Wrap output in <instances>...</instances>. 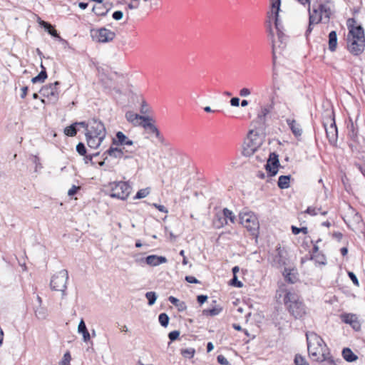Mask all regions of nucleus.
Returning a JSON list of instances; mask_svg holds the SVG:
<instances>
[{"mask_svg": "<svg viewBox=\"0 0 365 365\" xmlns=\"http://www.w3.org/2000/svg\"><path fill=\"white\" fill-rule=\"evenodd\" d=\"M149 193V188L140 189L137 192L135 196V199H141L145 197Z\"/></svg>", "mask_w": 365, "mask_h": 365, "instance_id": "obj_49", "label": "nucleus"}, {"mask_svg": "<svg viewBox=\"0 0 365 365\" xmlns=\"http://www.w3.org/2000/svg\"><path fill=\"white\" fill-rule=\"evenodd\" d=\"M342 356L348 362L355 361L358 356L349 348H344L342 350Z\"/></svg>", "mask_w": 365, "mask_h": 365, "instance_id": "obj_29", "label": "nucleus"}, {"mask_svg": "<svg viewBox=\"0 0 365 365\" xmlns=\"http://www.w3.org/2000/svg\"><path fill=\"white\" fill-rule=\"evenodd\" d=\"M140 262H145L150 266H158L163 263H166L168 259L165 257L158 256L155 255H149L146 257L142 258L139 260Z\"/></svg>", "mask_w": 365, "mask_h": 365, "instance_id": "obj_15", "label": "nucleus"}, {"mask_svg": "<svg viewBox=\"0 0 365 365\" xmlns=\"http://www.w3.org/2000/svg\"><path fill=\"white\" fill-rule=\"evenodd\" d=\"M272 19H274V26L277 32L282 31L283 30V26L279 20V15L278 16H272Z\"/></svg>", "mask_w": 365, "mask_h": 365, "instance_id": "obj_48", "label": "nucleus"}, {"mask_svg": "<svg viewBox=\"0 0 365 365\" xmlns=\"http://www.w3.org/2000/svg\"><path fill=\"white\" fill-rule=\"evenodd\" d=\"M59 85L60 82L56 81L53 83L43 86L40 89L39 93L42 96L46 97L50 101L54 103L58 99L59 91L58 86Z\"/></svg>", "mask_w": 365, "mask_h": 365, "instance_id": "obj_8", "label": "nucleus"}, {"mask_svg": "<svg viewBox=\"0 0 365 365\" xmlns=\"http://www.w3.org/2000/svg\"><path fill=\"white\" fill-rule=\"evenodd\" d=\"M179 336H180V331L178 330L170 331L168 334V338L170 340V341H173L176 340L179 337Z\"/></svg>", "mask_w": 365, "mask_h": 365, "instance_id": "obj_57", "label": "nucleus"}, {"mask_svg": "<svg viewBox=\"0 0 365 365\" xmlns=\"http://www.w3.org/2000/svg\"><path fill=\"white\" fill-rule=\"evenodd\" d=\"M86 133L100 138H105L106 130L104 124L101 120L97 118H92L89 120V128L87 129Z\"/></svg>", "mask_w": 365, "mask_h": 365, "instance_id": "obj_7", "label": "nucleus"}, {"mask_svg": "<svg viewBox=\"0 0 365 365\" xmlns=\"http://www.w3.org/2000/svg\"><path fill=\"white\" fill-rule=\"evenodd\" d=\"M112 8V4L109 2L95 5L92 11L97 16H105Z\"/></svg>", "mask_w": 365, "mask_h": 365, "instance_id": "obj_18", "label": "nucleus"}, {"mask_svg": "<svg viewBox=\"0 0 365 365\" xmlns=\"http://www.w3.org/2000/svg\"><path fill=\"white\" fill-rule=\"evenodd\" d=\"M103 155H109L114 158H122L123 152L121 148H118V146H110L106 151L103 153Z\"/></svg>", "mask_w": 365, "mask_h": 365, "instance_id": "obj_25", "label": "nucleus"}, {"mask_svg": "<svg viewBox=\"0 0 365 365\" xmlns=\"http://www.w3.org/2000/svg\"><path fill=\"white\" fill-rule=\"evenodd\" d=\"M77 123H72L69 126H67L64 129V133L67 136L73 137L75 136L77 133Z\"/></svg>", "mask_w": 365, "mask_h": 365, "instance_id": "obj_40", "label": "nucleus"}, {"mask_svg": "<svg viewBox=\"0 0 365 365\" xmlns=\"http://www.w3.org/2000/svg\"><path fill=\"white\" fill-rule=\"evenodd\" d=\"M41 72L31 79L33 83H43L47 78V72L42 63H41Z\"/></svg>", "mask_w": 365, "mask_h": 365, "instance_id": "obj_31", "label": "nucleus"}, {"mask_svg": "<svg viewBox=\"0 0 365 365\" xmlns=\"http://www.w3.org/2000/svg\"><path fill=\"white\" fill-rule=\"evenodd\" d=\"M68 279V271L62 269L52 277L50 282L51 288L53 290L61 292L63 295H64Z\"/></svg>", "mask_w": 365, "mask_h": 365, "instance_id": "obj_5", "label": "nucleus"}, {"mask_svg": "<svg viewBox=\"0 0 365 365\" xmlns=\"http://www.w3.org/2000/svg\"><path fill=\"white\" fill-rule=\"evenodd\" d=\"M247 146V148H245V152H246L247 155L254 153L257 150V145L254 144L252 140H249Z\"/></svg>", "mask_w": 365, "mask_h": 365, "instance_id": "obj_46", "label": "nucleus"}, {"mask_svg": "<svg viewBox=\"0 0 365 365\" xmlns=\"http://www.w3.org/2000/svg\"><path fill=\"white\" fill-rule=\"evenodd\" d=\"M169 302L175 305L176 307H178V310L180 312H182L186 309V304L184 302H180L178 299L173 296H170L168 297Z\"/></svg>", "mask_w": 365, "mask_h": 365, "instance_id": "obj_36", "label": "nucleus"}, {"mask_svg": "<svg viewBox=\"0 0 365 365\" xmlns=\"http://www.w3.org/2000/svg\"><path fill=\"white\" fill-rule=\"evenodd\" d=\"M45 31H46L53 37L57 38L59 41H64V40L58 35L57 31L53 27V26L46 21L41 23Z\"/></svg>", "mask_w": 365, "mask_h": 365, "instance_id": "obj_27", "label": "nucleus"}, {"mask_svg": "<svg viewBox=\"0 0 365 365\" xmlns=\"http://www.w3.org/2000/svg\"><path fill=\"white\" fill-rule=\"evenodd\" d=\"M78 331L82 334L83 339L85 342H87L88 340H90L91 336L83 319L80 321L78 324Z\"/></svg>", "mask_w": 365, "mask_h": 365, "instance_id": "obj_28", "label": "nucleus"}, {"mask_svg": "<svg viewBox=\"0 0 365 365\" xmlns=\"http://www.w3.org/2000/svg\"><path fill=\"white\" fill-rule=\"evenodd\" d=\"M284 302L287 307L290 314L296 319H302L307 314V307L302 301L299 300L295 293L287 292L284 297Z\"/></svg>", "mask_w": 365, "mask_h": 365, "instance_id": "obj_2", "label": "nucleus"}, {"mask_svg": "<svg viewBox=\"0 0 365 365\" xmlns=\"http://www.w3.org/2000/svg\"><path fill=\"white\" fill-rule=\"evenodd\" d=\"M125 118L129 123H131L133 125H140V123H139L138 121L139 120H141L142 122L152 120V118L149 116L140 115L133 113V111L126 112Z\"/></svg>", "mask_w": 365, "mask_h": 365, "instance_id": "obj_17", "label": "nucleus"}, {"mask_svg": "<svg viewBox=\"0 0 365 365\" xmlns=\"http://www.w3.org/2000/svg\"><path fill=\"white\" fill-rule=\"evenodd\" d=\"M122 152H123V158L124 159H128L132 158V154L135 152V150H128L125 148H121Z\"/></svg>", "mask_w": 365, "mask_h": 365, "instance_id": "obj_55", "label": "nucleus"}, {"mask_svg": "<svg viewBox=\"0 0 365 365\" xmlns=\"http://www.w3.org/2000/svg\"><path fill=\"white\" fill-rule=\"evenodd\" d=\"M304 212L312 216H315L319 213H320L322 215H326L327 214V211H322L321 207H315L312 206L308 207L307 209L304 211Z\"/></svg>", "mask_w": 365, "mask_h": 365, "instance_id": "obj_38", "label": "nucleus"}, {"mask_svg": "<svg viewBox=\"0 0 365 365\" xmlns=\"http://www.w3.org/2000/svg\"><path fill=\"white\" fill-rule=\"evenodd\" d=\"M347 49L354 56L361 54L365 48V40H356V38H346Z\"/></svg>", "mask_w": 365, "mask_h": 365, "instance_id": "obj_9", "label": "nucleus"}, {"mask_svg": "<svg viewBox=\"0 0 365 365\" xmlns=\"http://www.w3.org/2000/svg\"><path fill=\"white\" fill-rule=\"evenodd\" d=\"M170 318L166 313H161L158 316V321L163 327H167L169 324Z\"/></svg>", "mask_w": 365, "mask_h": 365, "instance_id": "obj_43", "label": "nucleus"}, {"mask_svg": "<svg viewBox=\"0 0 365 365\" xmlns=\"http://www.w3.org/2000/svg\"><path fill=\"white\" fill-rule=\"evenodd\" d=\"M76 151L80 155H85L87 152V149L83 143H78L76 145Z\"/></svg>", "mask_w": 365, "mask_h": 365, "instance_id": "obj_52", "label": "nucleus"}, {"mask_svg": "<svg viewBox=\"0 0 365 365\" xmlns=\"http://www.w3.org/2000/svg\"><path fill=\"white\" fill-rule=\"evenodd\" d=\"M222 309L221 307H220L219 306H217L212 309H204L202 311V314L204 316H207H207H211V317L217 316L222 312Z\"/></svg>", "mask_w": 365, "mask_h": 365, "instance_id": "obj_39", "label": "nucleus"}, {"mask_svg": "<svg viewBox=\"0 0 365 365\" xmlns=\"http://www.w3.org/2000/svg\"><path fill=\"white\" fill-rule=\"evenodd\" d=\"M287 125H289L292 133L296 137H300L302 134V129L299 123H298L294 119L287 118L286 120Z\"/></svg>", "mask_w": 365, "mask_h": 365, "instance_id": "obj_21", "label": "nucleus"}, {"mask_svg": "<svg viewBox=\"0 0 365 365\" xmlns=\"http://www.w3.org/2000/svg\"><path fill=\"white\" fill-rule=\"evenodd\" d=\"M230 285L238 288H241L243 287L242 282L238 280L237 276H233L232 279L230 280Z\"/></svg>", "mask_w": 365, "mask_h": 365, "instance_id": "obj_53", "label": "nucleus"}, {"mask_svg": "<svg viewBox=\"0 0 365 365\" xmlns=\"http://www.w3.org/2000/svg\"><path fill=\"white\" fill-rule=\"evenodd\" d=\"M277 89H279V88H274L273 95L271 97V103L261 108L260 111L257 114V118L260 123H265L267 115L270 113L273 108L274 99L277 96Z\"/></svg>", "mask_w": 365, "mask_h": 365, "instance_id": "obj_12", "label": "nucleus"}, {"mask_svg": "<svg viewBox=\"0 0 365 365\" xmlns=\"http://www.w3.org/2000/svg\"><path fill=\"white\" fill-rule=\"evenodd\" d=\"M150 121L151 120L141 122L140 125L143 126L145 129L148 130L149 133L155 134L159 140L163 142L164 140L163 137L161 136L158 128L154 124L150 123Z\"/></svg>", "mask_w": 365, "mask_h": 365, "instance_id": "obj_20", "label": "nucleus"}, {"mask_svg": "<svg viewBox=\"0 0 365 365\" xmlns=\"http://www.w3.org/2000/svg\"><path fill=\"white\" fill-rule=\"evenodd\" d=\"M71 360V356L70 354V352L66 351L64 354L62 360L59 362V365H70Z\"/></svg>", "mask_w": 365, "mask_h": 365, "instance_id": "obj_50", "label": "nucleus"}, {"mask_svg": "<svg viewBox=\"0 0 365 365\" xmlns=\"http://www.w3.org/2000/svg\"><path fill=\"white\" fill-rule=\"evenodd\" d=\"M180 353L183 357L191 359L193 357L195 350L193 348L182 349Z\"/></svg>", "mask_w": 365, "mask_h": 365, "instance_id": "obj_45", "label": "nucleus"}, {"mask_svg": "<svg viewBox=\"0 0 365 365\" xmlns=\"http://www.w3.org/2000/svg\"><path fill=\"white\" fill-rule=\"evenodd\" d=\"M307 259H313L317 263L319 264H326V257L324 255L317 253V255H311Z\"/></svg>", "mask_w": 365, "mask_h": 365, "instance_id": "obj_41", "label": "nucleus"}, {"mask_svg": "<svg viewBox=\"0 0 365 365\" xmlns=\"http://www.w3.org/2000/svg\"><path fill=\"white\" fill-rule=\"evenodd\" d=\"M86 138L87 140V144L91 148L96 149L98 148L101 144L102 143L103 140L105 138H100L98 137H95L93 135H88L86 133Z\"/></svg>", "mask_w": 365, "mask_h": 365, "instance_id": "obj_24", "label": "nucleus"}, {"mask_svg": "<svg viewBox=\"0 0 365 365\" xmlns=\"http://www.w3.org/2000/svg\"><path fill=\"white\" fill-rule=\"evenodd\" d=\"M92 38L100 43H108L112 41L115 37V32L107 29L105 27L100 29H93L91 30Z\"/></svg>", "mask_w": 365, "mask_h": 365, "instance_id": "obj_6", "label": "nucleus"}, {"mask_svg": "<svg viewBox=\"0 0 365 365\" xmlns=\"http://www.w3.org/2000/svg\"><path fill=\"white\" fill-rule=\"evenodd\" d=\"M337 46V34L336 31H331L329 34V49L335 51Z\"/></svg>", "mask_w": 365, "mask_h": 365, "instance_id": "obj_30", "label": "nucleus"}, {"mask_svg": "<svg viewBox=\"0 0 365 365\" xmlns=\"http://www.w3.org/2000/svg\"><path fill=\"white\" fill-rule=\"evenodd\" d=\"M329 353L326 354L324 360H322L320 361L322 362V365H336L333 358L331 356H329Z\"/></svg>", "mask_w": 365, "mask_h": 365, "instance_id": "obj_51", "label": "nucleus"}, {"mask_svg": "<svg viewBox=\"0 0 365 365\" xmlns=\"http://www.w3.org/2000/svg\"><path fill=\"white\" fill-rule=\"evenodd\" d=\"M347 37L356 38V40H365L364 29L361 25H357L354 28L350 29Z\"/></svg>", "mask_w": 365, "mask_h": 365, "instance_id": "obj_19", "label": "nucleus"}, {"mask_svg": "<svg viewBox=\"0 0 365 365\" xmlns=\"http://www.w3.org/2000/svg\"><path fill=\"white\" fill-rule=\"evenodd\" d=\"M294 363L296 365H309L305 359L300 355L295 356Z\"/></svg>", "mask_w": 365, "mask_h": 365, "instance_id": "obj_54", "label": "nucleus"}, {"mask_svg": "<svg viewBox=\"0 0 365 365\" xmlns=\"http://www.w3.org/2000/svg\"><path fill=\"white\" fill-rule=\"evenodd\" d=\"M251 93V91L250 90V88H242V89H240V92H239V94L241 97H247L248 96H250Z\"/></svg>", "mask_w": 365, "mask_h": 365, "instance_id": "obj_62", "label": "nucleus"}, {"mask_svg": "<svg viewBox=\"0 0 365 365\" xmlns=\"http://www.w3.org/2000/svg\"><path fill=\"white\" fill-rule=\"evenodd\" d=\"M123 13L121 11H115L113 13L112 17L116 21H119L123 19Z\"/></svg>", "mask_w": 365, "mask_h": 365, "instance_id": "obj_60", "label": "nucleus"}, {"mask_svg": "<svg viewBox=\"0 0 365 365\" xmlns=\"http://www.w3.org/2000/svg\"><path fill=\"white\" fill-rule=\"evenodd\" d=\"M283 276L286 282L294 284L297 281V277L294 273L292 272V270L285 268L283 272Z\"/></svg>", "mask_w": 365, "mask_h": 365, "instance_id": "obj_35", "label": "nucleus"}, {"mask_svg": "<svg viewBox=\"0 0 365 365\" xmlns=\"http://www.w3.org/2000/svg\"><path fill=\"white\" fill-rule=\"evenodd\" d=\"M271 11L269 12L270 16H278L280 11L281 0H270Z\"/></svg>", "mask_w": 365, "mask_h": 365, "instance_id": "obj_33", "label": "nucleus"}, {"mask_svg": "<svg viewBox=\"0 0 365 365\" xmlns=\"http://www.w3.org/2000/svg\"><path fill=\"white\" fill-rule=\"evenodd\" d=\"M311 13L313 14V15L316 16L317 17L320 15V9L319 6V0L314 1L312 4V7L311 9Z\"/></svg>", "mask_w": 365, "mask_h": 365, "instance_id": "obj_47", "label": "nucleus"}, {"mask_svg": "<svg viewBox=\"0 0 365 365\" xmlns=\"http://www.w3.org/2000/svg\"><path fill=\"white\" fill-rule=\"evenodd\" d=\"M272 17V16H270L269 13H267L268 20L267 21V31L269 33V36H270V38L272 39H273V38H274V32H273V29L272 28V22H271ZM274 48H275V43H274V40H272V54H273V63L274 64L275 63Z\"/></svg>", "mask_w": 365, "mask_h": 365, "instance_id": "obj_26", "label": "nucleus"}, {"mask_svg": "<svg viewBox=\"0 0 365 365\" xmlns=\"http://www.w3.org/2000/svg\"><path fill=\"white\" fill-rule=\"evenodd\" d=\"M348 276L350 278V279L352 281L354 284H355L356 286H359V280H358L356 274L354 272H348Z\"/></svg>", "mask_w": 365, "mask_h": 365, "instance_id": "obj_59", "label": "nucleus"}, {"mask_svg": "<svg viewBox=\"0 0 365 365\" xmlns=\"http://www.w3.org/2000/svg\"><path fill=\"white\" fill-rule=\"evenodd\" d=\"M307 348L309 356L317 361L324 360L326 353L323 351L326 346L323 339L315 333L307 334Z\"/></svg>", "mask_w": 365, "mask_h": 365, "instance_id": "obj_1", "label": "nucleus"}, {"mask_svg": "<svg viewBox=\"0 0 365 365\" xmlns=\"http://www.w3.org/2000/svg\"><path fill=\"white\" fill-rule=\"evenodd\" d=\"M145 297L148 299V305L152 306L155 303L157 294L155 292H148L145 294Z\"/></svg>", "mask_w": 365, "mask_h": 365, "instance_id": "obj_44", "label": "nucleus"}, {"mask_svg": "<svg viewBox=\"0 0 365 365\" xmlns=\"http://www.w3.org/2000/svg\"><path fill=\"white\" fill-rule=\"evenodd\" d=\"M240 100L238 97H233L230 99V105L233 107H238L240 106Z\"/></svg>", "mask_w": 365, "mask_h": 365, "instance_id": "obj_64", "label": "nucleus"}, {"mask_svg": "<svg viewBox=\"0 0 365 365\" xmlns=\"http://www.w3.org/2000/svg\"><path fill=\"white\" fill-rule=\"evenodd\" d=\"M240 222L250 231L252 235H257L259 227L256 215L248 211H242L239 214Z\"/></svg>", "mask_w": 365, "mask_h": 365, "instance_id": "obj_3", "label": "nucleus"}, {"mask_svg": "<svg viewBox=\"0 0 365 365\" xmlns=\"http://www.w3.org/2000/svg\"><path fill=\"white\" fill-rule=\"evenodd\" d=\"M185 279L187 282L188 283H191V284H200V281L195 278V277L193 276H186L185 277Z\"/></svg>", "mask_w": 365, "mask_h": 365, "instance_id": "obj_61", "label": "nucleus"}, {"mask_svg": "<svg viewBox=\"0 0 365 365\" xmlns=\"http://www.w3.org/2000/svg\"><path fill=\"white\" fill-rule=\"evenodd\" d=\"M273 262L274 264L277 267L285 265L287 262L286 252L281 248H278L277 250V254L274 257Z\"/></svg>", "mask_w": 365, "mask_h": 365, "instance_id": "obj_22", "label": "nucleus"}, {"mask_svg": "<svg viewBox=\"0 0 365 365\" xmlns=\"http://www.w3.org/2000/svg\"><path fill=\"white\" fill-rule=\"evenodd\" d=\"M319 9H320V15H319L318 17L321 16V20H322V15L324 14L325 17L327 18L328 19H329L330 16L331 14L330 7L323 3H319Z\"/></svg>", "mask_w": 365, "mask_h": 365, "instance_id": "obj_37", "label": "nucleus"}, {"mask_svg": "<svg viewBox=\"0 0 365 365\" xmlns=\"http://www.w3.org/2000/svg\"><path fill=\"white\" fill-rule=\"evenodd\" d=\"M329 122L330 125L327 126V123H324V127L326 130L327 137L330 143H334L337 140L338 130L335 123L334 117L329 118Z\"/></svg>", "mask_w": 365, "mask_h": 365, "instance_id": "obj_11", "label": "nucleus"}, {"mask_svg": "<svg viewBox=\"0 0 365 365\" xmlns=\"http://www.w3.org/2000/svg\"><path fill=\"white\" fill-rule=\"evenodd\" d=\"M110 196L123 200L127 199L131 190V187L127 182L123 181L113 182L110 184Z\"/></svg>", "mask_w": 365, "mask_h": 365, "instance_id": "obj_4", "label": "nucleus"}, {"mask_svg": "<svg viewBox=\"0 0 365 365\" xmlns=\"http://www.w3.org/2000/svg\"><path fill=\"white\" fill-rule=\"evenodd\" d=\"M35 314L38 319H45L47 317V309L39 306L35 309Z\"/></svg>", "mask_w": 365, "mask_h": 365, "instance_id": "obj_42", "label": "nucleus"}, {"mask_svg": "<svg viewBox=\"0 0 365 365\" xmlns=\"http://www.w3.org/2000/svg\"><path fill=\"white\" fill-rule=\"evenodd\" d=\"M279 161L278 155L276 153H270L267 163L264 165L269 176H275L278 173Z\"/></svg>", "mask_w": 365, "mask_h": 365, "instance_id": "obj_10", "label": "nucleus"}, {"mask_svg": "<svg viewBox=\"0 0 365 365\" xmlns=\"http://www.w3.org/2000/svg\"><path fill=\"white\" fill-rule=\"evenodd\" d=\"M348 129V137L351 142L349 143V146L351 150L356 149V144L359 143L358 130L355 128L353 122H351L350 125L347 126Z\"/></svg>", "mask_w": 365, "mask_h": 365, "instance_id": "obj_14", "label": "nucleus"}, {"mask_svg": "<svg viewBox=\"0 0 365 365\" xmlns=\"http://www.w3.org/2000/svg\"><path fill=\"white\" fill-rule=\"evenodd\" d=\"M78 190H80L79 186L73 185L71 188L68 190V195L70 197L73 196L75 194H76Z\"/></svg>", "mask_w": 365, "mask_h": 365, "instance_id": "obj_63", "label": "nucleus"}, {"mask_svg": "<svg viewBox=\"0 0 365 365\" xmlns=\"http://www.w3.org/2000/svg\"><path fill=\"white\" fill-rule=\"evenodd\" d=\"M222 212V215L217 216L219 220L225 221L227 223V220L229 219L232 222H234L235 217L231 210L224 208Z\"/></svg>", "mask_w": 365, "mask_h": 365, "instance_id": "obj_32", "label": "nucleus"}, {"mask_svg": "<svg viewBox=\"0 0 365 365\" xmlns=\"http://www.w3.org/2000/svg\"><path fill=\"white\" fill-rule=\"evenodd\" d=\"M340 318L344 323L349 324L355 331H359L361 329V324L356 314H341Z\"/></svg>", "mask_w": 365, "mask_h": 365, "instance_id": "obj_13", "label": "nucleus"}, {"mask_svg": "<svg viewBox=\"0 0 365 365\" xmlns=\"http://www.w3.org/2000/svg\"><path fill=\"white\" fill-rule=\"evenodd\" d=\"M217 361L222 365H230L228 360L223 355H218L217 357Z\"/></svg>", "mask_w": 365, "mask_h": 365, "instance_id": "obj_58", "label": "nucleus"}, {"mask_svg": "<svg viewBox=\"0 0 365 365\" xmlns=\"http://www.w3.org/2000/svg\"><path fill=\"white\" fill-rule=\"evenodd\" d=\"M112 145L115 146L133 145V141L130 140L123 132L118 131L115 138H113Z\"/></svg>", "mask_w": 365, "mask_h": 365, "instance_id": "obj_16", "label": "nucleus"}, {"mask_svg": "<svg viewBox=\"0 0 365 365\" xmlns=\"http://www.w3.org/2000/svg\"><path fill=\"white\" fill-rule=\"evenodd\" d=\"M290 175H281L279 178L277 185L280 189H286L289 187Z\"/></svg>", "mask_w": 365, "mask_h": 365, "instance_id": "obj_34", "label": "nucleus"}, {"mask_svg": "<svg viewBox=\"0 0 365 365\" xmlns=\"http://www.w3.org/2000/svg\"><path fill=\"white\" fill-rule=\"evenodd\" d=\"M308 13H309V25H308L307 29L305 31L306 38H308L309 35L312 33V31L313 30L312 26L314 24H318L321 22V16L317 17L316 16L313 15V14L311 13V8H308Z\"/></svg>", "mask_w": 365, "mask_h": 365, "instance_id": "obj_23", "label": "nucleus"}, {"mask_svg": "<svg viewBox=\"0 0 365 365\" xmlns=\"http://www.w3.org/2000/svg\"><path fill=\"white\" fill-rule=\"evenodd\" d=\"M277 36H278L279 41L280 42V43L282 45H283L282 47H284L286 43V41H287L286 35L283 33V31H282L277 32Z\"/></svg>", "mask_w": 365, "mask_h": 365, "instance_id": "obj_56", "label": "nucleus"}]
</instances>
